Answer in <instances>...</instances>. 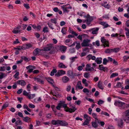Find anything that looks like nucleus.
<instances>
[{"instance_id":"1","label":"nucleus","mask_w":129,"mask_h":129,"mask_svg":"<svg viewBox=\"0 0 129 129\" xmlns=\"http://www.w3.org/2000/svg\"><path fill=\"white\" fill-rule=\"evenodd\" d=\"M84 17L86 18V19L83 20V22H86L87 24L89 25L93 20L92 17L90 16L89 14H87L86 16H84Z\"/></svg>"},{"instance_id":"2","label":"nucleus","mask_w":129,"mask_h":129,"mask_svg":"<svg viewBox=\"0 0 129 129\" xmlns=\"http://www.w3.org/2000/svg\"><path fill=\"white\" fill-rule=\"evenodd\" d=\"M125 103L122 102L120 101H116L115 102L114 105L119 107L120 109H124L125 108Z\"/></svg>"},{"instance_id":"3","label":"nucleus","mask_w":129,"mask_h":129,"mask_svg":"<svg viewBox=\"0 0 129 129\" xmlns=\"http://www.w3.org/2000/svg\"><path fill=\"white\" fill-rule=\"evenodd\" d=\"M69 107L71 108H68L67 109H65L64 111L66 112H69L70 113H72L74 112L77 110L75 107V106L72 105H70Z\"/></svg>"},{"instance_id":"4","label":"nucleus","mask_w":129,"mask_h":129,"mask_svg":"<svg viewBox=\"0 0 129 129\" xmlns=\"http://www.w3.org/2000/svg\"><path fill=\"white\" fill-rule=\"evenodd\" d=\"M62 10L64 12L68 13L69 11V9H71L72 8L69 4L67 5H64L61 6Z\"/></svg>"},{"instance_id":"5","label":"nucleus","mask_w":129,"mask_h":129,"mask_svg":"<svg viewBox=\"0 0 129 129\" xmlns=\"http://www.w3.org/2000/svg\"><path fill=\"white\" fill-rule=\"evenodd\" d=\"M30 92H27L25 90H24L23 92V94L25 96H27L29 99L33 98L35 96V94H30Z\"/></svg>"},{"instance_id":"6","label":"nucleus","mask_w":129,"mask_h":129,"mask_svg":"<svg viewBox=\"0 0 129 129\" xmlns=\"http://www.w3.org/2000/svg\"><path fill=\"white\" fill-rule=\"evenodd\" d=\"M90 42L89 40L88 39L83 40L82 42L81 43V45L82 47H87L89 45V43Z\"/></svg>"},{"instance_id":"7","label":"nucleus","mask_w":129,"mask_h":129,"mask_svg":"<svg viewBox=\"0 0 129 129\" xmlns=\"http://www.w3.org/2000/svg\"><path fill=\"white\" fill-rule=\"evenodd\" d=\"M66 74V71L62 70H60L58 71L57 73L55 74V76L58 77Z\"/></svg>"},{"instance_id":"8","label":"nucleus","mask_w":129,"mask_h":129,"mask_svg":"<svg viewBox=\"0 0 129 129\" xmlns=\"http://www.w3.org/2000/svg\"><path fill=\"white\" fill-rule=\"evenodd\" d=\"M26 68L27 70H28L27 71V73H31L32 72L33 70L35 69L36 68L34 66L30 65L26 67Z\"/></svg>"},{"instance_id":"9","label":"nucleus","mask_w":129,"mask_h":129,"mask_svg":"<svg viewBox=\"0 0 129 129\" xmlns=\"http://www.w3.org/2000/svg\"><path fill=\"white\" fill-rule=\"evenodd\" d=\"M67 75L71 78H74L76 75L75 73H73L70 70H69L67 72Z\"/></svg>"},{"instance_id":"10","label":"nucleus","mask_w":129,"mask_h":129,"mask_svg":"<svg viewBox=\"0 0 129 129\" xmlns=\"http://www.w3.org/2000/svg\"><path fill=\"white\" fill-rule=\"evenodd\" d=\"M86 71L90 72L94 70V69L93 67H91L90 64H87L86 65L85 69Z\"/></svg>"},{"instance_id":"11","label":"nucleus","mask_w":129,"mask_h":129,"mask_svg":"<svg viewBox=\"0 0 129 129\" xmlns=\"http://www.w3.org/2000/svg\"><path fill=\"white\" fill-rule=\"evenodd\" d=\"M59 125L62 126H66L68 125V124L67 122L65 120H59Z\"/></svg>"},{"instance_id":"12","label":"nucleus","mask_w":129,"mask_h":129,"mask_svg":"<svg viewBox=\"0 0 129 129\" xmlns=\"http://www.w3.org/2000/svg\"><path fill=\"white\" fill-rule=\"evenodd\" d=\"M53 47L52 44L47 45L46 47L44 48V50L45 51H49L51 50Z\"/></svg>"},{"instance_id":"13","label":"nucleus","mask_w":129,"mask_h":129,"mask_svg":"<svg viewBox=\"0 0 129 129\" xmlns=\"http://www.w3.org/2000/svg\"><path fill=\"white\" fill-rule=\"evenodd\" d=\"M101 42L104 44L107 47H109V46L108 41L106 40L103 37L101 38Z\"/></svg>"},{"instance_id":"14","label":"nucleus","mask_w":129,"mask_h":129,"mask_svg":"<svg viewBox=\"0 0 129 129\" xmlns=\"http://www.w3.org/2000/svg\"><path fill=\"white\" fill-rule=\"evenodd\" d=\"M34 80L39 84H43L44 82L42 79L38 77H35L34 78Z\"/></svg>"},{"instance_id":"15","label":"nucleus","mask_w":129,"mask_h":129,"mask_svg":"<svg viewBox=\"0 0 129 129\" xmlns=\"http://www.w3.org/2000/svg\"><path fill=\"white\" fill-rule=\"evenodd\" d=\"M32 46L30 44H27L23 45L21 48V49L24 50L28 49Z\"/></svg>"},{"instance_id":"16","label":"nucleus","mask_w":129,"mask_h":129,"mask_svg":"<svg viewBox=\"0 0 129 129\" xmlns=\"http://www.w3.org/2000/svg\"><path fill=\"white\" fill-rule=\"evenodd\" d=\"M17 83L18 84L22 86H25L26 84V82L23 80H18Z\"/></svg>"},{"instance_id":"17","label":"nucleus","mask_w":129,"mask_h":129,"mask_svg":"<svg viewBox=\"0 0 129 129\" xmlns=\"http://www.w3.org/2000/svg\"><path fill=\"white\" fill-rule=\"evenodd\" d=\"M123 119L126 123H129V117L126 115L122 116Z\"/></svg>"},{"instance_id":"18","label":"nucleus","mask_w":129,"mask_h":129,"mask_svg":"<svg viewBox=\"0 0 129 129\" xmlns=\"http://www.w3.org/2000/svg\"><path fill=\"white\" fill-rule=\"evenodd\" d=\"M59 120H52L51 121V123L53 125H56L57 126L59 125Z\"/></svg>"},{"instance_id":"19","label":"nucleus","mask_w":129,"mask_h":129,"mask_svg":"<svg viewBox=\"0 0 129 129\" xmlns=\"http://www.w3.org/2000/svg\"><path fill=\"white\" fill-rule=\"evenodd\" d=\"M69 78L67 76H64L62 78V80L64 83H66L69 81Z\"/></svg>"},{"instance_id":"20","label":"nucleus","mask_w":129,"mask_h":129,"mask_svg":"<svg viewBox=\"0 0 129 129\" xmlns=\"http://www.w3.org/2000/svg\"><path fill=\"white\" fill-rule=\"evenodd\" d=\"M99 29L98 27L94 28L92 29V33L93 34H97L98 33V31Z\"/></svg>"},{"instance_id":"21","label":"nucleus","mask_w":129,"mask_h":129,"mask_svg":"<svg viewBox=\"0 0 129 129\" xmlns=\"http://www.w3.org/2000/svg\"><path fill=\"white\" fill-rule=\"evenodd\" d=\"M23 120L25 122L28 123L31 121V119L28 117H23Z\"/></svg>"},{"instance_id":"22","label":"nucleus","mask_w":129,"mask_h":129,"mask_svg":"<svg viewBox=\"0 0 129 129\" xmlns=\"http://www.w3.org/2000/svg\"><path fill=\"white\" fill-rule=\"evenodd\" d=\"M83 88V86H81V83L80 82H78L76 86V89H82Z\"/></svg>"},{"instance_id":"23","label":"nucleus","mask_w":129,"mask_h":129,"mask_svg":"<svg viewBox=\"0 0 129 129\" xmlns=\"http://www.w3.org/2000/svg\"><path fill=\"white\" fill-rule=\"evenodd\" d=\"M19 28H19L18 27L14 28L12 31V32L15 34L19 33L20 32V30L19 29Z\"/></svg>"},{"instance_id":"24","label":"nucleus","mask_w":129,"mask_h":129,"mask_svg":"<svg viewBox=\"0 0 129 129\" xmlns=\"http://www.w3.org/2000/svg\"><path fill=\"white\" fill-rule=\"evenodd\" d=\"M40 50V51L42 50L38 48H36V49L34 50L33 53V54L35 56H36L38 54H39V53L40 52V51L39 50Z\"/></svg>"},{"instance_id":"25","label":"nucleus","mask_w":129,"mask_h":129,"mask_svg":"<svg viewBox=\"0 0 129 129\" xmlns=\"http://www.w3.org/2000/svg\"><path fill=\"white\" fill-rule=\"evenodd\" d=\"M99 69L101 70H103V71H105L107 70L108 68L106 67H104L103 65H100L99 66Z\"/></svg>"},{"instance_id":"26","label":"nucleus","mask_w":129,"mask_h":129,"mask_svg":"<svg viewBox=\"0 0 129 129\" xmlns=\"http://www.w3.org/2000/svg\"><path fill=\"white\" fill-rule=\"evenodd\" d=\"M100 24L104 26L103 28H107L109 26L108 24H107L106 22L104 21L101 22H100Z\"/></svg>"},{"instance_id":"27","label":"nucleus","mask_w":129,"mask_h":129,"mask_svg":"<svg viewBox=\"0 0 129 129\" xmlns=\"http://www.w3.org/2000/svg\"><path fill=\"white\" fill-rule=\"evenodd\" d=\"M98 86L100 89L102 90L104 89L103 85L101 82L99 81L98 82Z\"/></svg>"},{"instance_id":"28","label":"nucleus","mask_w":129,"mask_h":129,"mask_svg":"<svg viewBox=\"0 0 129 129\" xmlns=\"http://www.w3.org/2000/svg\"><path fill=\"white\" fill-rule=\"evenodd\" d=\"M123 120L122 119H120L119 120L118 122V126L121 127L123 126Z\"/></svg>"},{"instance_id":"29","label":"nucleus","mask_w":129,"mask_h":129,"mask_svg":"<svg viewBox=\"0 0 129 129\" xmlns=\"http://www.w3.org/2000/svg\"><path fill=\"white\" fill-rule=\"evenodd\" d=\"M21 58L22 60H23L24 61L28 62L30 61L31 60V58H30L27 57H26L22 56L21 57Z\"/></svg>"},{"instance_id":"30","label":"nucleus","mask_w":129,"mask_h":129,"mask_svg":"<svg viewBox=\"0 0 129 129\" xmlns=\"http://www.w3.org/2000/svg\"><path fill=\"white\" fill-rule=\"evenodd\" d=\"M84 118L86 119L85 120H87L88 122H89L91 120L90 117L86 114H85L84 115Z\"/></svg>"},{"instance_id":"31","label":"nucleus","mask_w":129,"mask_h":129,"mask_svg":"<svg viewBox=\"0 0 129 129\" xmlns=\"http://www.w3.org/2000/svg\"><path fill=\"white\" fill-rule=\"evenodd\" d=\"M69 31L70 33H71L72 34L74 35L75 36H77L78 35V34L73 30L70 27L69 28Z\"/></svg>"},{"instance_id":"32","label":"nucleus","mask_w":129,"mask_h":129,"mask_svg":"<svg viewBox=\"0 0 129 129\" xmlns=\"http://www.w3.org/2000/svg\"><path fill=\"white\" fill-rule=\"evenodd\" d=\"M102 58L101 57H98L96 58L95 60V61L98 64H99L102 62Z\"/></svg>"},{"instance_id":"33","label":"nucleus","mask_w":129,"mask_h":129,"mask_svg":"<svg viewBox=\"0 0 129 129\" xmlns=\"http://www.w3.org/2000/svg\"><path fill=\"white\" fill-rule=\"evenodd\" d=\"M91 124L92 126L94 128H96L98 126V124L96 121L92 122Z\"/></svg>"},{"instance_id":"34","label":"nucleus","mask_w":129,"mask_h":129,"mask_svg":"<svg viewBox=\"0 0 129 129\" xmlns=\"http://www.w3.org/2000/svg\"><path fill=\"white\" fill-rule=\"evenodd\" d=\"M59 67L60 68H66L67 67L62 63H60L58 65Z\"/></svg>"},{"instance_id":"35","label":"nucleus","mask_w":129,"mask_h":129,"mask_svg":"<svg viewBox=\"0 0 129 129\" xmlns=\"http://www.w3.org/2000/svg\"><path fill=\"white\" fill-rule=\"evenodd\" d=\"M90 74L89 73L85 72L84 74V76L86 78H88L90 77Z\"/></svg>"},{"instance_id":"36","label":"nucleus","mask_w":129,"mask_h":129,"mask_svg":"<svg viewBox=\"0 0 129 129\" xmlns=\"http://www.w3.org/2000/svg\"><path fill=\"white\" fill-rule=\"evenodd\" d=\"M57 72V70L55 69H53L51 72L50 75L51 76H53L55 73H56Z\"/></svg>"},{"instance_id":"37","label":"nucleus","mask_w":129,"mask_h":129,"mask_svg":"<svg viewBox=\"0 0 129 129\" xmlns=\"http://www.w3.org/2000/svg\"><path fill=\"white\" fill-rule=\"evenodd\" d=\"M125 30L126 31L125 33L126 36L127 37V38H128L129 37V29L127 28H125Z\"/></svg>"},{"instance_id":"38","label":"nucleus","mask_w":129,"mask_h":129,"mask_svg":"<svg viewBox=\"0 0 129 129\" xmlns=\"http://www.w3.org/2000/svg\"><path fill=\"white\" fill-rule=\"evenodd\" d=\"M43 31L44 33H48L49 32V30L48 27L47 26L44 27L43 30Z\"/></svg>"},{"instance_id":"39","label":"nucleus","mask_w":129,"mask_h":129,"mask_svg":"<svg viewBox=\"0 0 129 129\" xmlns=\"http://www.w3.org/2000/svg\"><path fill=\"white\" fill-rule=\"evenodd\" d=\"M118 74L117 73H113L111 74L110 76V78H112L113 77L118 76Z\"/></svg>"},{"instance_id":"40","label":"nucleus","mask_w":129,"mask_h":129,"mask_svg":"<svg viewBox=\"0 0 129 129\" xmlns=\"http://www.w3.org/2000/svg\"><path fill=\"white\" fill-rule=\"evenodd\" d=\"M120 50V49L119 48H115L112 49V52L117 53Z\"/></svg>"},{"instance_id":"41","label":"nucleus","mask_w":129,"mask_h":129,"mask_svg":"<svg viewBox=\"0 0 129 129\" xmlns=\"http://www.w3.org/2000/svg\"><path fill=\"white\" fill-rule=\"evenodd\" d=\"M57 19L56 18H54L51 19L50 20V21L51 22L56 24L57 23Z\"/></svg>"},{"instance_id":"42","label":"nucleus","mask_w":129,"mask_h":129,"mask_svg":"<svg viewBox=\"0 0 129 129\" xmlns=\"http://www.w3.org/2000/svg\"><path fill=\"white\" fill-rule=\"evenodd\" d=\"M67 30L66 29V28L64 27H63L61 29V32L63 34H66Z\"/></svg>"},{"instance_id":"43","label":"nucleus","mask_w":129,"mask_h":129,"mask_svg":"<svg viewBox=\"0 0 129 129\" xmlns=\"http://www.w3.org/2000/svg\"><path fill=\"white\" fill-rule=\"evenodd\" d=\"M69 52L70 53H73L75 52V49L74 48H70L69 50Z\"/></svg>"},{"instance_id":"44","label":"nucleus","mask_w":129,"mask_h":129,"mask_svg":"<svg viewBox=\"0 0 129 129\" xmlns=\"http://www.w3.org/2000/svg\"><path fill=\"white\" fill-rule=\"evenodd\" d=\"M47 80L48 82H49L51 84H53V80L50 78H48Z\"/></svg>"},{"instance_id":"45","label":"nucleus","mask_w":129,"mask_h":129,"mask_svg":"<svg viewBox=\"0 0 129 129\" xmlns=\"http://www.w3.org/2000/svg\"><path fill=\"white\" fill-rule=\"evenodd\" d=\"M104 101L102 100H99L97 104L99 105H101L103 104L104 103Z\"/></svg>"},{"instance_id":"46","label":"nucleus","mask_w":129,"mask_h":129,"mask_svg":"<svg viewBox=\"0 0 129 129\" xmlns=\"http://www.w3.org/2000/svg\"><path fill=\"white\" fill-rule=\"evenodd\" d=\"M112 49H108L105 50V52L106 53H110L112 52Z\"/></svg>"},{"instance_id":"47","label":"nucleus","mask_w":129,"mask_h":129,"mask_svg":"<svg viewBox=\"0 0 129 129\" xmlns=\"http://www.w3.org/2000/svg\"><path fill=\"white\" fill-rule=\"evenodd\" d=\"M109 61V60L106 58H104L103 59V64H104L106 65L107 63Z\"/></svg>"},{"instance_id":"48","label":"nucleus","mask_w":129,"mask_h":129,"mask_svg":"<svg viewBox=\"0 0 129 129\" xmlns=\"http://www.w3.org/2000/svg\"><path fill=\"white\" fill-rule=\"evenodd\" d=\"M60 49L62 51H65L67 49V48L66 46H62L61 47Z\"/></svg>"},{"instance_id":"49","label":"nucleus","mask_w":129,"mask_h":129,"mask_svg":"<svg viewBox=\"0 0 129 129\" xmlns=\"http://www.w3.org/2000/svg\"><path fill=\"white\" fill-rule=\"evenodd\" d=\"M19 75V72H17L14 75V77L17 79H18V78H17V77Z\"/></svg>"},{"instance_id":"50","label":"nucleus","mask_w":129,"mask_h":129,"mask_svg":"<svg viewBox=\"0 0 129 129\" xmlns=\"http://www.w3.org/2000/svg\"><path fill=\"white\" fill-rule=\"evenodd\" d=\"M70 41L71 40L70 39L66 40L65 41V43L66 45H69V44H68V43H69L70 42Z\"/></svg>"},{"instance_id":"51","label":"nucleus","mask_w":129,"mask_h":129,"mask_svg":"<svg viewBox=\"0 0 129 129\" xmlns=\"http://www.w3.org/2000/svg\"><path fill=\"white\" fill-rule=\"evenodd\" d=\"M92 55L91 54H89L87 56L86 58L88 60H90L91 59Z\"/></svg>"},{"instance_id":"52","label":"nucleus","mask_w":129,"mask_h":129,"mask_svg":"<svg viewBox=\"0 0 129 129\" xmlns=\"http://www.w3.org/2000/svg\"><path fill=\"white\" fill-rule=\"evenodd\" d=\"M49 26V27L52 29H53L54 28L52 27V24L50 22H49L47 24Z\"/></svg>"},{"instance_id":"53","label":"nucleus","mask_w":129,"mask_h":129,"mask_svg":"<svg viewBox=\"0 0 129 129\" xmlns=\"http://www.w3.org/2000/svg\"><path fill=\"white\" fill-rule=\"evenodd\" d=\"M121 83L120 82H118L116 86V88H119L121 86Z\"/></svg>"},{"instance_id":"54","label":"nucleus","mask_w":129,"mask_h":129,"mask_svg":"<svg viewBox=\"0 0 129 129\" xmlns=\"http://www.w3.org/2000/svg\"><path fill=\"white\" fill-rule=\"evenodd\" d=\"M76 56L70 58V59L72 61V62H73L75 61V59L77 58Z\"/></svg>"},{"instance_id":"55","label":"nucleus","mask_w":129,"mask_h":129,"mask_svg":"<svg viewBox=\"0 0 129 129\" xmlns=\"http://www.w3.org/2000/svg\"><path fill=\"white\" fill-rule=\"evenodd\" d=\"M80 47L81 46L80 44L79 43H76V49H78L80 48Z\"/></svg>"},{"instance_id":"56","label":"nucleus","mask_w":129,"mask_h":129,"mask_svg":"<svg viewBox=\"0 0 129 129\" xmlns=\"http://www.w3.org/2000/svg\"><path fill=\"white\" fill-rule=\"evenodd\" d=\"M89 122H88L87 120H85L84 122L82 124V125H88L89 123Z\"/></svg>"},{"instance_id":"57","label":"nucleus","mask_w":129,"mask_h":129,"mask_svg":"<svg viewBox=\"0 0 129 129\" xmlns=\"http://www.w3.org/2000/svg\"><path fill=\"white\" fill-rule=\"evenodd\" d=\"M30 85H31L30 84H29L27 86V90L28 91H30V90H31Z\"/></svg>"},{"instance_id":"58","label":"nucleus","mask_w":129,"mask_h":129,"mask_svg":"<svg viewBox=\"0 0 129 129\" xmlns=\"http://www.w3.org/2000/svg\"><path fill=\"white\" fill-rule=\"evenodd\" d=\"M81 103V101L80 100H78L77 101H76L75 104H76L78 105H79Z\"/></svg>"},{"instance_id":"59","label":"nucleus","mask_w":129,"mask_h":129,"mask_svg":"<svg viewBox=\"0 0 129 129\" xmlns=\"http://www.w3.org/2000/svg\"><path fill=\"white\" fill-rule=\"evenodd\" d=\"M109 15L108 14L105 15L103 16V18H105L108 19H109Z\"/></svg>"},{"instance_id":"60","label":"nucleus","mask_w":129,"mask_h":129,"mask_svg":"<svg viewBox=\"0 0 129 129\" xmlns=\"http://www.w3.org/2000/svg\"><path fill=\"white\" fill-rule=\"evenodd\" d=\"M28 106L30 108H34L35 107V106L31 103L29 104Z\"/></svg>"},{"instance_id":"61","label":"nucleus","mask_w":129,"mask_h":129,"mask_svg":"<svg viewBox=\"0 0 129 129\" xmlns=\"http://www.w3.org/2000/svg\"><path fill=\"white\" fill-rule=\"evenodd\" d=\"M83 91L85 93H89V90L86 88H84L83 89Z\"/></svg>"},{"instance_id":"62","label":"nucleus","mask_w":129,"mask_h":129,"mask_svg":"<svg viewBox=\"0 0 129 129\" xmlns=\"http://www.w3.org/2000/svg\"><path fill=\"white\" fill-rule=\"evenodd\" d=\"M8 106V104H4L2 106V109H3L4 108H5Z\"/></svg>"},{"instance_id":"63","label":"nucleus","mask_w":129,"mask_h":129,"mask_svg":"<svg viewBox=\"0 0 129 129\" xmlns=\"http://www.w3.org/2000/svg\"><path fill=\"white\" fill-rule=\"evenodd\" d=\"M125 115L129 116V109L126 110L125 112Z\"/></svg>"},{"instance_id":"64","label":"nucleus","mask_w":129,"mask_h":129,"mask_svg":"<svg viewBox=\"0 0 129 129\" xmlns=\"http://www.w3.org/2000/svg\"><path fill=\"white\" fill-rule=\"evenodd\" d=\"M126 26L127 27H129V20H127L125 23Z\"/></svg>"}]
</instances>
